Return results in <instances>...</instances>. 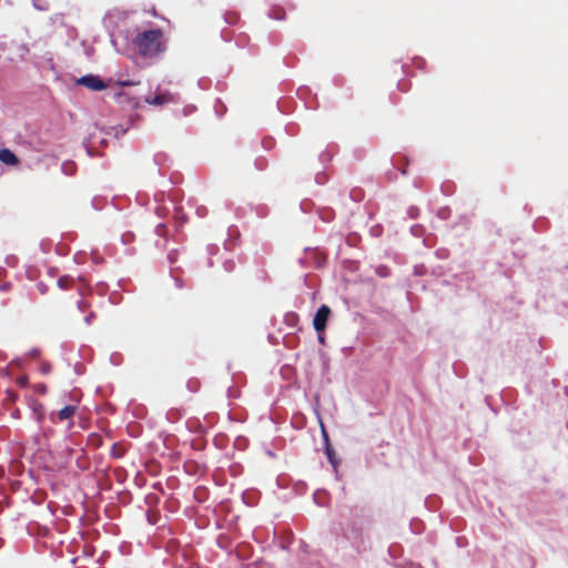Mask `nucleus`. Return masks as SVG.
I'll return each mask as SVG.
<instances>
[{
	"instance_id": "nucleus-1",
	"label": "nucleus",
	"mask_w": 568,
	"mask_h": 568,
	"mask_svg": "<svg viewBox=\"0 0 568 568\" xmlns=\"http://www.w3.org/2000/svg\"><path fill=\"white\" fill-rule=\"evenodd\" d=\"M163 38L164 33L161 29H152L138 33L133 44L141 55L152 58L165 50Z\"/></svg>"
},
{
	"instance_id": "nucleus-2",
	"label": "nucleus",
	"mask_w": 568,
	"mask_h": 568,
	"mask_svg": "<svg viewBox=\"0 0 568 568\" xmlns=\"http://www.w3.org/2000/svg\"><path fill=\"white\" fill-rule=\"evenodd\" d=\"M331 315V308L327 305H322L313 320V326L314 329L318 333L323 332L326 328V324L328 321V317Z\"/></svg>"
},
{
	"instance_id": "nucleus-3",
	"label": "nucleus",
	"mask_w": 568,
	"mask_h": 568,
	"mask_svg": "<svg viewBox=\"0 0 568 568\" xmlns=\"http://www.w3.org/2000/svg\"><path fill=\"white\" fill-rule=\"evenodd\" d=\"M78 84H81L93 91H101L106 88V84L98 75H84L78 80Z\"/></svg>"
},
{
	"instance_id": "nucleus-4",
	"label": "nucleus",
	"mask_w": 568,
	"mask_h": 568,
	"mask_svg": "<svg viewBox=\"0 0 568 568\" xmlns=\"http://www.w3.org/2000/svg\"><path fill=\"white\" fill-rule=\"evenodd\" d=\"M145 102L153 105H164L174 102V95L170 92L158 93L153 98H146Z\"/></svg>"
},
{
	"instance_id": "nucleus-5",
	"label": "nucleus",
	"mask_w": 568,
	"mask_h": 568,
	"mask_svg": "<svg viewBox=\"0 0 568 568\" xmlns=\"http://www.w3.org/2000/svg\"><path fill=\"white\" fill-rule=\"evenodd\" d=\"M0 161L7 165H18L20 163L18 156L9 149L0 150Z\"/></svg>"
},
{
	"instance_id": "nucleus-6",
	"label": "nucleus",
	"mask_w": 568,
	"mask_h": 568,
	"mask_svg": "<svg viewBox=\"0 0 568 568\" xmlns=\"http://www.w3.org/2000/svg\"><path fill=\"white\" fill-rule=\"evenodd\" d=\"M77 407L73 405H67L58 412L59 420H65L72 418L75 414Z\"/></svg>"
},
{
	"instance_id": "nucleus-7",
	"label": "nucleus",
	"mask_w": 568,
	"mask_h": 568,
	"mask_svg": "<svg viewBox=\"0 0 568 568\" xmlns=\"http://www.w3.org/2000/svg\"><path fill=\"white\" fill-rule=\"evenodd\" d=\"M73 284H74V280H73V277H71L69 275L61 276L58 280V286L61 290H69L73 286Z\"/></svg>"
},
{
	"instance_id": "nucleus-8",
	"label": "nucleus",
	"mask_w": 568,
	"mask_h": 568,
	"mask_svg": "<svg viewBox=\"0 0 568 568\" xmlns=\"http://www.w3.org/2000/svg\"><path fill=\"white\" fill-rule=\"evenodd\" d=\"M323 433H324V438L326 440V449L325 450H326L327 458L331 462V464L335 467L336 466V460H335L334 450H333L332 446L328 443L327 434L325 433V430H323Z\"/></svg>"
},
{
	"instance_id": "nucleus-9",
	"label": "nucleus",
	"mask_w": 568,
	"mask_h": 568,
	"mask_svg": "<svg viewBox=\"0 0 568 568\" xmlns=\"http://www.w3.org/2000/svg\"><path fill=\"white\" fill-rule=\"evenodd\" d=\"M176 219L180 220L181 224L186 221L184 214L180 210L176 211Z\"/></svg>"
},
{
	"instance_id": "nucleus-10",
	"label": "nucleus",
	"mask_w": 568,
	"mask_h": 568,
	"mask_svg": "<svg viewBox=\"0 0 568 568\" xmlns=\"http://www.w3.org/2000/svg\"><path fill=\"white\" fill-rule=\"evenodd\" d=\"M27 383H28L27 377H20V378L18 379V384H19L21 387H24V386L27 385Z\"/></svg>"
},
{
	"instance_id": "nucleus-11",
	"label": "nucleus",
	"mask_w": 568,
	"mask_h": 568,
	"mask_svg": "<svg viewBox=\"0 0 568 568\" xmlns=\"http://www.w3.org/2000/svg\"><path fill=\"white\" fill-rule=\"evenodd\" d=\"M10 287H11V284L4 283V284L0 285V291L6 292V291H9Z\"/></svg>"
},
{
	"instance_id": "nucleus-12",
	"label": "nucleus",
	"mask_w": 568,
	"mask_h": 568,
	"mask_svg": "<svg viewBox=\"0 0 568 568\" xmlns=\"http://www.w3.org/2000/svg\"><path fill=\"white\" fill-rule=\"evenodd\" d=\"M94 317V314L93 313H90L88 316H85L84 321L85 323L89 325L91 324L92 320Z\"/></svg>"
},
{
	"instance_id": "nucleus-13",
	"label": "nucleus",
	"mask_w": 568,
	"mask_h": 568,
	"mask_svg": "<svg viewBox=\"0 0 568 568\" xmlns=\"http://www.w3.org/2000/svg\"><path fill=\"white\" fill-rule=\"evenodd\" d=\"M164 229H165V226H164L163 224L158 225V227H156V233H158V234H162V232H163V230H164Z\"/></svg>"
},
{
	"instance_id": "nucleus-14",
	"label": "nucleus",
	"mask_w": 568,
	"mask_h": 568,
	"mask_svg": "<svg viewBox=\"0 0 568 568\" xmlns=\"http://www.w3.org/2000/svg\"><path fill=\"white\" fill-rule=\"evenodd\" d=\"M78 307L81 310V311H84V307H85V303L83 301H80L78 303Z\"/></svg>"
},
{
	"instance_id": "nucleus-15",
	"label": "nucleus",
	"mask_w": 568,
	"mask_h": 568,
	"mask_svg": "<svg viewBox=\"0 0 568 568\" xmlns=\"http://www.w3.org/2000/svg\"><path fill=\"white\" fill-rule=\"evenodd\" d=\"M8 395H9L11 400H14L16 397H17V395L13 392H8Z\"/></svg>"
},
{
	"instance_id": "nucleus-16",
	"label": "nucleus",
	"mask_w": 568,
	"mask_h": 568,
	"mask_svg": "<svg viewBox=\"0 0 568 568\" xmlns=\"http://www.w3.org/2000/svg\"><path fill=\"white\" fill-rule=\"evenodd\" d=\"M39 392L44 393L45 392V386L44 385H40L39 386Z\"/></svg>"
},
{
	"instance_id": "nucleus-17",
	"label": "nucleus",
	"mask_w": 568,
	"mask_h": 568,
	"mask_svg": "<svg viewBox=\"0 0 568 568\" xmlns=\"http://www.w3.org/2000/svg\"><path fill=\"white\" fill-rule=\"evenodd\" d=\"M318 339L321 343H324V337L320 336Z\"/></svg>"
}]
</instances>
